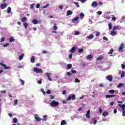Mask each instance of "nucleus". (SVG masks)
I'll return each instance as SVG.
<instances>
[{
  "instance_id": "obj_12",
  "label": "nucleus",
  "mask_w": 125,
  "mask_h": 125,
  "mask_svg": "<svg viewBox=\"0 0 125 125\" xmlns=\"http://www.w3.org/2000/svg\"><path fill=\"white\" fill-rule=\"evenodd\" d=\"M115 96H116V95H106L105 97L106 98H112L113 97H115Z\"/></svg>"
},
{
  "instance_id": "obj_42",
  "label": "nucleus",
  "mask_w": 125,
  "mask_h": 125,
  "mask_svg": "<svg viewBox=\"0 0 125 125\" xmlns=\"http://www.w3.org/2000/svg\"><path fill=\"white\" fill-rule=\"evenodd\" d=\"M20 81L22 85H24V84H25V81L22 80V79H20Z\"/></svg>"
},
{
  "instance_id": "obj_59",
  "label": "nucleus",
  "mask_w": 125,
  "mask_h": 125,
  "mask_svg": "<svg viewBox=\"0 0 125 125\" xmlns=\"http://www.w3.org/2000/svg\"><path fill=\"white\" fill-rule=\"evenodd\" d=\"M112 20L113 21H116V17H112Z\"/></svg>"
},
{
  "instance_id": "obj_39",
  "label": "nucleus",
  "mask_w": 125,
  "mask_h": 125,
  "mask_svg": "<svg viewBox=\"0 0 125 125\" xmlns=\"http://www.w3.org/2000/svg\"><path fill=\"white\" fill-rule=\"evenodd\" d=\"M47 117V116L46 115H44L43 117V119H42V121H46V117Z\"/></svg>"
},
{
  "instance_id": "obj_43",
  "label": "nucleus",
  "mask_w": 125,
  "mask_h": 125,
  "mask_svg": "<svg viewBox=\"0 0 125 125\" xmlns=\"http://www.w3.org/2000/svg\"><path fill=\"white\" fill-rule=\"evenodd\" d=\"M17 122H18V119H17V118H14L13 119V122L14 123H17Z\"/></svg>"
},
{
  "instance_id": "obj_32",
  "label": "nucleus",
  "mask_w": 125,
  "mask_h": 125,
  "mask_svg": "<svg viewBox=\"0 0 125 125\" xmlns=\"http://www.w3.org/2000/svg\"><path fill=\"white\" fill-rule=\"evenodd\" d=\"M58 29V27L56 26V23H54V26H53V30L56 31Z\"/></svg>"
},
{
  "instance_id": "obj_25",
  "label": "nucleus",
  "mask_w": 125,
  "mask_h": 125,
  "mask_svg": "<svg viewBox=\"0 0 125 125\" xmlns=\"http://www.w3.org/2000/svg\"><path fill=\"white\" fill-rule=\"evenodd\" d=\"M14 105L15 106H16L18 104V99H16L14 101Z\"/></svg>"
},
{
  "instance_id": "obj_14",
  "label": "nucleus",
  "mask_w": 125,
  "mask_h": 125,
  "mask_svg": "<svg viewBox=\"0 0 125 125\" xmlns=\"http://www.w3.org/2000/svg\"><path fill=\"white\" fill-rule=\"evenodd\" d=\"M27 20V17H24L21 19V22H26Z\"/></svg>"
},
{
  "instance_id": "obj_56",
  "label": "nucleus",
  "mask_w": 125,
  "mask_h": 125,
  "mask_svg": "<svg viewBox=\"0 0 125 125\" xmlns=\"http://www.w3.org/2000/svg\"><path fill=\"white\" fill-rule=\"evenodd\" d=\"M121 67L122 69H125V65L124 64H121Z\"/></svg>"
},
{
  "instance_id": "obj_55",
  "label": "nucleus",
  "mask_w": 125,
  "mask_h": 125,
  "mask_svg": "<svg viewBox=\"0 0 125 125\" xmlns=\"http://www.w3.org/2000/svg\"><path fill=\"white\" fill-rule=\"evenodd\" d=\"M96 37H98L99 36H100V33L97 32L96 33Z\"/></svg>"
},
{
  "instance_id": "obj_36",
  "label": "nucleus",
  "mask_w": 125,
  "mask_h": 125,
  "mask_svg": "<svg viewBox=\"0 0 125 125\" xmlns=\"http://www.w3.org/2000/svg\"><path fill=\"white\" fill-rule=\"evenodd\" d=\"M34 8H35V4L34 3H32L30 5V9H34Z\"/></svg>"
},
{
  "instance_id": "obj_8",
  "label": "nucleus",
  "mask_w": 125,
  "mask_h": 125,
  "mask_svg": "<svg viewBox=\"0 0 125 125\" xmlns=\"http://www.w3.org/2000/svg\"><path fill=\"white\" fill-rule=\"evenodd\" d=\"M35 119L37 122H41V121H42L41 118H40V116H39L38 114L35 115Z\"/></svg>"
},
{
  "instance_id": "obj_61",
  "label": "nucleus",
  "mask_w": 125,
  "mask_h": 125,
  "mask_svg": "<svg viewBox=\"0 0 125 125\" xmlns=\"http://www.w3.org/2000/svg\"><path fill=\"white\" fill-rule=\"evenodd\" d=\"M72 57H73V55L72 54H70L69 55V59H71L72 58Z\"/></svg>"
},
{
  "instance_id": "obj_49",
  "label": "nucleus",
  "mask_w": 125,
  "mask_h": 125,
  "mask_svg": "<svg viewBox=\"0 0 125 125\" xmlns=\"http://www.w3.org/2000/svg\"><path fill=\"white\" fill-rule=\"evenodd\" d=\"M46 93H47V94H50V93H51V91L49 90H47V91H46Z\"/></svg>"
},
{
  "instance_id": "obj_53",
  "label": "nucleus",
  "mask_w": 125,
  "mask_h": 125,
  "mask_svg": "<svg viewBox=\"0 0 125 125\" xmlns=\"http://www.w3.org/2000/svg\"><path fill=\"white\" fill-rule=\"evenodd\" d=\"M75 83H81V81L79 80V79L76 78L75 79Z\"/></svg>"
},
{
  "instance_id": "obj_5",
  "label": "nucleus",
  "mask_w": 125,
  "mask_h": 125,
  "mask_svg": "<svg viewBox=\"0 0 125 125\" xmlns=\"http://www.w3.org/2000/svg\"><path fill=\"white\" fill-rule=\"evenodd\" d=\"M119 106L121 107V108L122 109V113H123V117H125V104H119Z\"/></svg>"
},
{
  "instance_id": "obj_47",
  "label": "nucleus",
  "mask_w": 125,
  "mask_h": 125,
  "mask_svg": "<svg viewBox=\"0 0 125 125\" xmlns=\"http://www.w3.org/2000/svg\"><path fill=\"white\" fill-rule=\"evenodd\" d=\"M37 83L39 84H42V80H40L39 81H37Z\"/></svg>"
},
{
  "instance_id": "obj_20",
  "label": "nucleus",
  "mask_w": 125,
  "mask_h": 125,
  "mask_svg": "<svg viewBox=\"0 0 125 125\" xmlns=\"http://www.w3.org/2000/svg\"><path fill=\"white\" fill-rule=\"evenodd\" d=\"M72 67V64L69 63L67 65V70H70V69H71Z\"/></svg>"
},
{
  "instance_id": "obj_35",
  "label": "nucleus",
  "mask_w": 125,
  "mask_h": 125,
  "mask_svg": "<svg viewBox=\"0 0 125 125\" xmlns=\"http://www.w3.org/2000/svg\"><path fill=\"white\" fill-rule=\"evenodd\" d=\"M114 52V50L113 49H111L109 52L108 53V54H113V52Z\"/></svg>"
},
{
  "instance_id": "obj_1",
  "label": "nucleus",
  "mask_w": 125,
  "mask_h": 125,
  "mask_svg": "<svg viewBox=\"0 0 125 125\" xmlns=\"http://www.w3.org/2000/svg\"><path fill=\"white\" fill-rule=\"evenodd\" d=\"M76 100V96L75 95L71 94L68 95L67 98V101H70L71 100Z\"/></svg>"
},
{
  "instance_id": "obj_10",
  "label": "nucleus",
  "mask_w": 125,
  "mask_h": 125,
  "mask_svg": "<svg viewBox=\"0 0 125 125\" xmlns=\"http://www.w3.org/2000/svg\"><path fill=\"white\" fill-rule=\"evenodd\" d=\"M91 5L93 7H97V5H98V3H97L96 1H94L92 3Z\"/></svg>"
},
{
  "instance_id": "obj_2",
  "label": "nucleus",
  "mask_w": 125,
  "mask_h": 125,
  "mask_svg": "<svg viewBox=\"0 0 125 125\" xmlns=\"http://www.w3.org/2000/svg\"><path fill=\"white\" fill-rule=\"evenodd\" d=\"M125 47V44L124 43H121L120 44L119 48H118V52H123L124 51V49Z\"/></svg>"
},
{
  "instance_id": "obj_45",
  "label": "nucleus",
  "mask_w": 125,
  "mask_h": 125,
  "mask_svg": "<svg viewBox=\"0 0 125 125\" xmlns=\"http://www.w3.org/2000/svg\"><path fill=\"white\" fill-rule=\"evenodd\" d=\"M67 75L68 77H71V76H72V73H71V72H68L67 73Z\"/></svg>"
},
{
  "instance_id": "obj_23",
  "label": "nucleus",
  "mask_w": 125,
  "mask_h": 125,
  "mask_svg": "<svg viewBox=\"0 0 125 125\" xmlns=\"http://www.w3.org/2000/svg\"><path fill=\"white\" fill-rule=\"evenodd\" d=\"M125 85V83H120L117 85L118 88L122 87Z\"/></svg>"
},
{
  "instance_id": "obj_11",
  "label": "nucleus",
  "mask_w": 125,
  "mask_h": 125,
  "mask_svg": "<svg viewBox=\"0 0 125 125\" xmlns=\"http://www.w3.org/2000/svg\"><path fill=\"white\" fill-rule=\"evenodd\" d=\"M46 76L47 77L48 80L50 81V82L52 81V79L50 78V73H46Z\"/></svg>"
},
{
  "instance_id": "obj_28",
  "label": "nucleus",
  "mask_w": 125,
  "mask_h": 125,
  "mask_svg": "<svg viewBox=\"0 0 125 125\" xmlns=\"http://www.w3.org/2000/svg\"><path fill=\"white\" fill-rule=\"evenodd\" d=\"M11 12V7H8L7 9V13H10Z\"/></svg>"
},
{
  "instance_id": "obj_31",
  "label": "nucleus",
  "mask_w": 125,
  "mask_h": 125,
  "mask_svg": "<svg viewBox=\"0 0 125 125\" xmlns=\"http://www.w3.org/2000/svg\"><path fill=\"white\" fill-rule=\"evenodd\" d=\"M112 27L113 26H112V23L109 22L108 23V29H109V30H111V29H112Z\"/></svg>"
},
{
  "instance_id": "obj_24",
  "label": "nucleus",
  "mask_w": 125,
  "mask_h": 125,
  "mask_svg": "<svg viewBox=\"0 0 125 125\" xmlns=\"http://www.w3.org/2000/svg\"><path fill=\"white\" fill-rule=\"evenodd\" d=\"M108 115H109V113L107 112H104L102 114V116H103V117H107Z\"/></svg>"
},
{
  "instance_id": "obj_62",
  "label": "nucleus",
  "mask_w": 125,
  "mask_h": 125,
  "mask_svg": "<svg viewBox=\"0 0 125 125\" xmlns=\"http://www.w3.org/2000/svg\"><path fill=\"white\" fill-rule=\"evenodd\" d=\"M41 91L42 92L43 95H45V92L44 91H43V90L42 89Z\"/></svg>"
},
{
  "instance_id": "obj_44",
  "label": "nucleus",
  "mask_w": 125,
  "mask_h": 125,
  "mask_svg": "<svg viewBox=\"0 0 125 125\" xmlns=\"http://www.w3.org/2000/svg\"><path fill=\"white\" fill-rule=\"evenodd\" d=\"M74 35L75 36H79V35H80V32H79V31L75 32Z\"/></svg>"
},
{
  "instance_id": "obj_29",
  "label": "nucleus",
  "mask_w": 125,
  "mask_h": 125,
  "mask_svg": "<svg viewBox=\"0 0 125 125\" xmlns=\"http://www.w3.org/2000/svg\"><path fill=\"white\" fill-rule=\"evenodd\" d=\"M23 26L25 29H27V28H28V26H29V24L27 23V22H23Z\"/></svg>"
},
{
  "instance_id": "obj_54",
  "label": "nucleus",
  "mask_w": 125,
  "mask_h": 125,
  "mask_svg": "<svg viewBox=\"0 0 125 125\" xmlns=\"http://www.w3.org/2000/svg\"><path fill=\"white\" fill-rule=\"evenodd\" d=\"M117 26H114L113 27V31H117Z\"/></svg>"
},
{
  "instance_id": "obj_50",
  "label": "nucleus",
  "mask_w": 125,
  "mask_h": 125,
  "mask_svg": "<svg viewBox=\"0 0 125 125\" xmlns=\"http://www.w3.org/2000/svg\"><path fill=\"white\" fill-rule=\"evenodd\" d=\"M71 72L72 73V74H76V70H74L73 68L71 69Z\"/></svg>"
},
{
  "instance_id": "obj_40",
  "label": "nucleus",
  "mask_w": 125,
  "mask_h": 125,
  "mask_svg": "<svg viewBox=\"0 0 125 125\" xmlns=\"http://www.w3.org/2000/svg\"><path fill=\"white\" fill-rule=\"evenodd\" d=\"M121 78H124V77L125 76V73L123 71L122 73H121Z\"/></svg>"
},
{
  "instance_id": "obj_26",
  "label": "nucleus",
  "mask_w": 125,
  "mask_h": 125,
  "mask_svg": "<svg viewBox=\"0 0 125 125\" xmlns=\"http://www.w3.org/2000/svg\"><path fill=\"white\" fill-rule=\"evenodd\" d=\"M67 124V122L65 120H62L61 121V125H65Z\"/></svg>"
},
{
  "instance_id": "obj_38",
  "label": "nucleus",
  "mask_w": 125,
  "mask_h": 125,
  "mask_svg": "<svg viewBox=\"0 0 125 125\" xmlns=\"http://www.w3.org/2000/svg\"><path fill=\"white\" fill-rule=\"evenodd\" d=\"M92 56L91 55H89L87 58H86V59L87 60H89V59H91L92 58Z\"/></svg>"
},
{
  "instance_id": "obj_48",
  "label": "nucleus",
  "mask_w": 125,
  "mask_h": 125,
  "mask_svg": "<svg viewBox=\"0 0 125 125\" xmlns=\"http://www.w3.org/2000/svg\"><path fill=\"white\" fill-rule=\"evenodd\" d=\"M4 41H5V40L4 39V37H2L1 39L0 42H4Z\"/></svg>"
},
{
  "instance_id": "obj_16",
  "label": "nucleus",
  "mask_w": 125,
  "mask_h": 125,
  "mask_svg": "<svg viewBox=\"0 0 125 125\" xmlns=\"http://www.w3.org/2000/svg\"><path fill=\"white\" fill-rule=\"evenodd\" d=\"M110 35L111 36H116V35H117V31H115L114 30H112L111 33H110Z\"/></svg>"
},
{
  "instance_id": "obj_60",
  "label": "nucleus",
  "mask_w": 125,
  "mask_h": 125,
  "mask_svg": "<svg viewBox=\"0 0 125 125\" xmlns=\"http://www.w3.org/2000/svg\"><path fill=\"white\" fill-rule=\"evenodd\" d=\"M50 99H54L55 96H52V95H50Z\"/></svg>"
},
{
  "instance_id": "obj_17",
  "label": "nucleus",
  "mask_w": 125,
  "mask_h": 125,
  "mask_svg": "<svg viewBox=\"0 0 125 125\" xmlns=\"http://www.w3.org/2000/svg\"><path fill=\"white\" fill-rule=\"evenodd\" d=\"M72 14H73V12H72V11L71 10H68L66 12V15L69 16V15H72Z\"/></svg>"
},
{
  "instance_id": "obj_63",
  "label": "nucleus",
  "mask_w": 125,
  "mask_h": 125,
  "mask_svg": "<svg viewBox=\"0 0 125 125\" xmlns=\"http://www.w3.org/2000/svg\"><path fill=\"white\" fill-rule=\"evenodd\" d=\"M97 13L99 14V15H101V14H102V12L99 11L97 12Z\"/></svg>"
},
{
  "instance_id": "obj_27",
  "label": "nucleus",
  "mask_w": 125,
  "mask_h": 125,
  "mask_svg": "<svg viewBox=\"0 0 125 125\" xmlns=\"http://www.w3.org/2000/svg\"><path fill=\"white\" fill-rule=\"evenodd\" d=\"M76 51V47H73L71 50H70V52L71 53H73L74 52H75Z\"/></svg>"
},
{
  "instance_id": "obj_37",
  "label": "nucleus",
  "mask_w": 125,
  "mask_h": 125,
  "mask_svg": "<svg viewBox=\"0 0 125 125\" xmlns=\"http://www.w3.org/2000/svg\"><path fill=\"white\" fill-rule=\"evenodd\" d=\"M108 92L111 94H114L115 93V91L114 90H110Z\"/></svg>"
},
{
  "instance_id": "obj_46",
  "label": "nucleus",
  "mask_w": 125,
  "mask_h": 125,
  "mask_svg": "<svg viewBox=\"0 0 125 125\" xmlns=\"http://www.w3.org/2000/svg\"><path fill=\"white\" fill-rule=\"evenodd\" d=\"M103 40H104V41H106V42H108V41H109L108 40V38H107V37H103Z\"/></svg>"
},
{
  "instance_id": "obj_19",
  "label": "nucleus",
  "mask_w": 125,
  "mask_h": 125,
  "mask_svg": "<svg viewBox=\"0 0 125 125\" xmlns=\"http://www.w3.org/2000/svg\"><path fill=\"white\" fill-rule=\"evenodd\" d=\"M86 38L89 40H92V39L94 38V36H93V34H90L89 36H87Z\"/></svg>"
},
{
  "instance_id": "obj_6",
  "label": "nucleus",
  "mask_w": 125,
  "mask_h": 125,
  "mask_svg": "<svg viewBox=\"0 0 125 125\" xmlns=\"http://www.w3.org/2000/svg\"><path fill=\"white\" fill-rule=\"evenodd\" d=\"M106 79L107 81H109L110 83H112L113 81V77H112V75H108L106 77Z\"/></svg>"
},
{
  "instance_id": "obj_30",
  "label": "nucleus",
  "mask_w": 125,
  "mask_h": 125,
  "mask_svg": "<svg viewBox=\"0 0 125 125\" xmlns=\"http://www.w3.org/2000/svg\"><path fill=\"white\" fill-rule=\"evenodd\" d=\"M9 41L10 42H14V38L13 37L10 38Z\"/></svg>"
},
{
  "instance_id": "obj_51",
  "label": "nucleus",
  "mask_w": 125,
  "mask_h": 125,
  "mask_svg": "<svg viewBox=\"0 0 125 125\" xmlns=\"http://www.w3.org/2000/svg\"><path fill=\"white\" fill-rule=\"evenodd\" d=\"M40 6H41V4H40V3H37L36 5V8H40Z\"/></svg>"
},
{
  "instance_id": "obj_9",
  "label": "nucleus",
  "mask_w": 125,
  "mask_h": 125,
  "mask_svg": "<svg viewBox=\"0 0 125 125\" xmlns=\"http://www.w3.org/2000/svg\"><path fill=\"white\" fill-rule=\"evenodd\" d=\"M0 65L2 66V67H4V69H10V67L9 66H6V65L4 63H3L2 62H0Z\"/></svg>"
},
{
  "instance_id": "obj_15",
  "label": "nucleus",
  "mask_w": 125,
  "mask_h": 125,
  "mask_svg": "<svg viewBox=\"0 0 125 125\" xmlns=\"http://www.w3.org/2000/svg\"><path fill=\"white\" fill-rule=\"evenodd\" d=\"M32 23L34 25H37L39 23V21L37 20V19H34L32 21Z\"/></svg>"
},
{
  "instance_id": "obj_13",
  "label": "nucleus",
  "mask_w": 125,
  "mask_h": 125,
  "mask_svg": "<svg viewBox=\"0 0 125 125\" xmlns=\"http://www.w3.org/2000/svg\"><path fill=\"white\" fill-rule=\"evenodd\" d=\"M90 110H88L86 114V118H87L88 119H89V118H90Z\"/></svg>"
},
{
  "instance_id": "obj_52",
  "label": "nucleus",
  "mask_w": 125,
  "mask_h": 125,
  "mask_svg": "<svg viewBox=\"0 0 125 125\" xmlns=\"http://www.w3.org/2000/svg\"><path fill=\"white\" fill-rule=\"evenodd\" d=\"M9 45V44H8V43H6V44H4L3 45V46H4V47H6L7 46H8Z\"/></svg>"
},
{
  "instance_id": "obj_7",
  "label": "nucleus",
  "mask_w": 125,
  "mask_h": 125,
  "mask_svg": "<svg viewBox=\"0 0 125 125\" xmlns=\"http://www.w3.org/2000/svg\"><path fill=\"white\" fill-rule=\"evenodd\" d=\"M8 5L7 3H3L0 5L1 9H4Z\"/></svg>"
},
{
  "instance_id": "obj_3",
  "label": "nucleus",
  "mask_w": 125,
  "mask_h": 125,
  "mask_svg": "<svg viewBox=\"0 0 125 125\" xmlns=\"http://www.w3.org/2000/svg\"><path fill=\"white\" fill-rule=\"evenodd\" d=\"M58 105H59V102L55 101H53L50 104V106L51 107H56L58 106Z\"/></svg>"
},
{
  "instance_id": "obj_58",
  "label": "nucleus",
  "mask_w": 125,
  "mask_h": 125,
  "mask_svg": "<svg viewBox=\"0 0 125 125\" xmlns=\"http://www.w3.org/2000/svg\"><path fill=\"white\" fill-rule=\"evenodd\" d=\"M80 17H84V14L83 13H81L80 14Z\"/></svg>"
},
{
  "instance_id": "obj_21",
  "label": "nucleus",
  "mask_w": 125,
  "mask_h": 125,
  "mask_svg": "<svg viewBox=\"0 0 125 125\" xmlns=\"http://www.w3.org/2000/svg\"><path fill=\"white\" fill-rule=\"evenodd\" d=\"M102 59H104V57H103L102 56H100L97 58L96 60H97V61H100L102 60Z\"/></svg>"
},
{
  "instance_id": "obj_18",
  "label": "nucleus",
  "mask_w": 125,
  "mask_h": 125,
  "mask_svg": "<svg viewBox=\"0 0 125 125\" xmlns=\"http://www.w3.org/2000/svg\"><path fill=\"white\" fill-rule=\"evenodd\" d=\"M35 61H36V59H35V57L32 56L31 57V60H30V62L31 63H35Z\"/></svg>"
},
{
  "instance_id": "obj_57",
  "label": "nucleus",
  "mask_w": 125,
  "mask_h": 125,
  "mask_svg": "<svg viewBox=\"0 0 125 125\" xmlns=\"http://www.w3.org/2000/svg\"><path fill=\"white\" fill-rule=\"evenodd\" d=\"M1 93H4L5 94L6 93V91L5 90H2L0 91Z\"/></svg>"
},
{
  "instance_id": "obj_64",
  "label": "nucleus",
  "mask_w": 125,
  "mask_h": 125,
  "mask_svg": "<svg viewBox=\"0 0 125 125\" xmlns=\"http://www.w3.org/2000/svg\"><path fill=\"white\" fill-rule=\"evenodd\" d=\"M66 90H63V91H62V94H63V95H65V94H66Z\"/></svg>"
},
{
  "instance_id": "obj_33",
  "label": "nucleus",
  "mask_w": 125,
  "mask_h": 125,
  "mask_svg": "<svg viewBox=\"0 0 125 125\" xmlns=\"http://www.w3.org/2000/svg\"><path fill=\"white\" fill-rule=\"evenodd\" d=\"M24 57V54H21L19 58V60H22Z\"/></svg>"
},
{
  "instance_id": "obj_22",
  "label": "nucleus",
  "mask_w": 125,
  "mask_h": 125,
  "mask_svg": "<svg viewBox=\"0 0 125 125\" xmlns=\"http://www.w3.org/2000/svg\"><path fill=\"white\" fill-rule=\"evenodd\" d=\"M79 18H80V17H77L75 18L74 19H72V21L73 22H77V21H78L79 20Z\"/></svg>"
},
{
  "instance_id": "obj_34",
  "label": "nucleus",
  "mask_w": 125,
  "mask_h": 125,
  "mask_svg": "<svg viewBox=\"0 0 125 125\" xmlns=\"http://www.w3.org/2000/svg\"><path fill=\"white\" fill-rule=\"evenodd\" d=\"M74 3L75 5H76V6H77V7H80V4H79V2H74Z\"/></svg>"
},
{
  "instance_id": "obj_4",
  "label": "nucleus",
  "mask_w": 125,
  "mask_h": 125,
  "mask_svg": "<svg viewBox=\"0 0 125 125\" xmlns=\"http://www.w3.org/2000/svg\"><path fill=\"white\" fill-rule=\"evenodd\" d=\"M34 72L37 73V74H42V69H40L38 67H35L33 69Z\"/></svg>"
},
{
  "instance_id": "obj_41",
  "label": "nucleus",
  "mask_w": 125,
  "mask_h": 125,
  "mask_svg": "<svg viewBox=\"0 0 125 125\" xmlns=\"http://www.w3.org/2000/svg\"><path fill=\"white\" fill-rule=\"evenodd\" d=\"M83 49L82 48L79 49V50H78L79 53H83Z\"/></svg>"
}]
</instances>
